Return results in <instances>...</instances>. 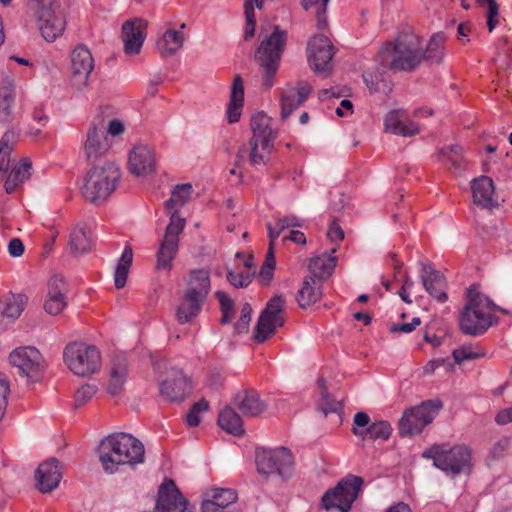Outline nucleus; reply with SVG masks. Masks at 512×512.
I'll use <instances>...</instances> for the list:
<instances>
[{"label": "nucleus", "mask_w": 512, "mask_h": 512, "mask_svg": "<svg viewBox=\"0 0 512 512\" xmlns=\"http://www.w3.org/2000/svg\"><path fill=\"white\" fill-rule=\"evenodd\" d=\"M146 27V22L138 18L126 21L123 24L122 37L126 54L136 55L140 52L146 36Z\"/></svg>", "instance_id": "21"}, {"label": "nucleus", "mask_w": 512, "mask_h": 512, "mask_svg": "<svg viewBox=\"0 0 512 512\" xmlns=\"http://www.w3.org/2000/svg\"><path fill=\"white\" fill-rule=\"evenodd\" d=\"M129 373L128 361L125 356L115 355L111 360L109 375L114 382H125Z\"/></svg>", "instance_id": "48"}, {"label": "nucleus", "mask_w": 512, "mask_h": 512, "mask_svg": "<svg viewBox=\"0 0 512 512\" xmlns=\"http://www.w3.org/2000/svg\"><path fill=\"white\" fill-rule=\"evenodd\" d=\"M108 139L101 128L92 124L87 132L84 142V153L89 161L96 160L103 156L109 149Z\"/></svg>", "instance_id": "24"}, {"label": "nucleus", "mask_w": 512, "mask_h": 512, "mask_svg": "<svg viewBox=\"0 0 512 512\" xmlns=\"http://www.w3.org/2000/svg\"><path fill=\"white\" fill-rule=\"evenodd\" d=\"M236 257L242 262V266L231 270L227 274V280L236 288L247 287L255 274L253 257L237 253Z\"/></svg>", "instance_id": "27"}, {"label": "nucleus", "mask_w": 512, "mask_h": 512, "mask_svg": "<svg viewBox=\"0 0 512 512\" xmlns=\"http://www.w3.org/2000/svg\"><path fill=\"white\" fill-rule=\"evenodd\" d=\"M191 394L187 386H160L159 396L167 402L181 403Z\"/></svg>", "instance_id": "46"}, {"label": "nucleus", "mask_w": 512, "mask_h": 512, "mask_svg": "<svg viewBox=\"0 0 512 512\" xmlns=\"http://www.w3.org/2000/svg\"><path fill=\"white\" fill-rule=\"evenodd\" d=\"M210 289L211 283L208 270L196 269L189 273L187 288L185 291L206 300Z\"/></svg>", "instance_id": "32"}, {"label": "nucleus", "mask_w": 512, "mask_h": 512, "mask_svg": "<svg viewBox=\"0 0 512 512\" xmlns=\"http://www.w3.org/2000/svg\"><path fill=\"white\" fill-rule=\"evenodd\" d=\"M192 192L193 187L189 183L177 185L172 191L171 197L165 203L168 213L179 215L178 209L191 198Z\"/></svg>", "instance_id": "41"}, {"label": "nucleus", "mask_w": 512, "mask_h": 512, "mask_svg": "<svg viewBox=\"0 0 512 512\" xmlns=\"http://www.w3.org/2000/svg\"><path fill=\"white\" fill-rule=\"evenodd\" d=\"M31 165V161L28 158H24L11 169L4 183L7 193L15 192L17 187L30 177Z\"/></svg>", "instance_id": "36"}, {"label": "nucleus", "mask_w": 512, "mask_h": 512, "mask_svg": "<svg viewBox=\"0 0 512 512\" xmlns=\"http://www.w3.org/2000/svg\"><path fill=\"white\" fill-rule=\"evenodd\" d=\"M473 201L475 204L484 208H489L494 205V184L491 178L481 176L474 179L471 184Z\"/></svg>", "instance_id": "29"}, {"label": "nucleus", "mask_w": 512, "mask_h": 512, "mask_svg": "<svg viewBox=\"0 0 512 512\" xmlns=\"http://www.w3.org/2000/svg\"><path fill=\"white\" fill-rule=\"evenodd\" d=\"M61 478L60 462L56 458L44 461L35 471L36 487L42 493H49L56 489Z\"/></svg>", "instance_id": "19"}, {"label": "nucleus", "mask_w": 512, "mask_h": 512, "mask_svg": "<svg viewBox=\"0 0 512 512\" xmlns=\"http://www.w3.org/2000/svg\"><path fill=\"white\" fill-rule=\"evenodd\" d=\"M120 177L119 167L112 162L94 166L84 179L81 193L91 203L100 204L115 191Z\"/></svg>", "instance_id": "5"}, {"label": "nucleus", "mask_w": 512, "mask_h": 512, "mask_svg": "<svg viewBox=\"0 0 512 512\" xmlns=\"http://www.w3.org/2000/svg\"><path fill=\"white\" fill-rule=\"evenodd\" d=\"M207 496L201 504V512H224V508L237 499L236 492L229 488H213L207 492Z\"/></svg>", "instance_id": "23"}, {"label": "nucleus", "mask_w": 512, "mask_h": 512, "mask_svg": "<svg viewBox=\"0 0 512 512\" xmlns=\"http://www.w3.org/2000/svg\"><path fill=\"white\" fill-rule=\"evenodd\" d=\"M16 135L6 132L0 140V173H5L10 167V154L13 151Z\"/></svg>", "instance_id": "45"}, {"label": "nucleus", "mask_w": 512, "mask_h": 512, "mask_svg": "<svg viewBox=\"0 0 512 512\" xmlns=\"http://www.w3.org/2000/svg\"><path fill=\"white\" fill-rule=\"evenodd\" d=\"M308 62L317 72L331 69V61L335 54V47L325 35H316L308 43Z\"/></svg>", "instance_id": "14"}, {"label": "nucleus", "mask_w": 512, "mask_h": 512, "mask_svg": "<svg viewBox=\"0 0 512 512\" xmlns=\"http://www.w3.org/2000/svg\"><path fill=\"white\" fill-rule=\"evenodd\" d=\"M14 96L12 93H5L0 98V123L7 122L12 114Z\"/></svg>", "instance_id": "60"}, {"label": "nucleus", "mask_w": 512, "mask_h": 512, "mask_svg": "<svg viewBox=\"0 0 512 512\" xmlns=\"http://www.w3.org/2000/svg\"><path fill=\"white\" fill-rule=\"evenodd\" d=\"M183 42V33L169 29L157 41V49L161 56L168 57L175 54L183 46Z\"/></svg>", "instance_id": "38"}, {"label": "nucleus", "mask_w": 512, "mask_h": 512, "mask_svg": "<svg viewBox=\"0 0 512 512\" xmlns=\"http://www.w3.org/2000/svg\"><path fill=\"white\" fill-rule=\"evenodd\" d=\"M272 119L265 113H257L251 118L252 138H257L267 143H274L277 133L271 127Z\"/></svg>", "instance_id": "33"}, {"label": "nucleus", "mask_w": 512, "mask_h": 512, "mask_svg": "<svg viewBox=\"0 0 512 512\" xmlns=\"http://www.w3.org/2000/svg\"><path fill=\"white\" fill-rule=\"evenodd\" d=\"M259 39L254 59L259 66L263 86L271 88L286 46L287 32L275 26L271 33L261 31Z\"/></svg>", "instance_id": "4"}, {"label": "nucleus", "mask_w": 512, "mask_h": 512, "mask_svg": "<svg viewBox=\"0 0 512 512\" xmlns=\"http://www.w3.org/2000/svg\"><path fill=\"white\" fill-rule=\"evenodd\" d=\"M377 59L383 68L396 72H412L424 60L423 41L414 32H401L394 41L385 42L381 46Z\"/></svg>", "instance_id": "1"}, {"label": "nucleus", "mask_w": 512, "mask_h": 512, "mask_svg": "<svg viewBox=\"0 0 512 512\" xmlns=\"http://www.w3.org/2000/svg\"><path fill=\"white\" fill-rule=\"evenodd\" d=\"M95 61L85 45L76 46L70 54V84L78 91L85 90L90 83Z\"/></svg>", "instance_id": "11"}, {"label": "nucleus", "mask_w": 512, "mask_h": 512, "mask_svg": "<svg viewBox=\"0 0 512 512\" xmlns=\"http://www.w3.org/2000/svg\"><path fill=\"white\" fill-rule=\"evenodd\" d=\"M328 1L329 0H301V5L305 10H308L312 7L316 8L319 28H322L326 25V22L324 19H322V17L326 12Z\"/></svg>", "instance_id": "56"}, {"label": "nucleus", "mask_w": 512, "mask_h": 512, "mask_svg": "<svg viewBox=\"0 0 512 512\" xmlns=\"http://www.w3.org/2000/svg\"><path fill=\"white\" fill-rule=\"evenodd\" d=\"M218 425L227 433L242 436L245 433L240 415L230 406H226L218 416Z\"/></svg>", "instance_id": "35"}, {"label": "nucleus", "mask_w": 512, "mask_h": 512, "mask_svg": "<svg viewBox=\"0 0 512 512\" xmlns=\"http://www.w3.org/2000/svg\"><path fill=\"white\" fill-rule=\"evenodd\" d=\"M421 278L426 291L433 298L439 302L447 300L446 280L439 271L433 270L429 265H425Z\"/></svg>", "instance_id": "26"}, {"label": "nucleus", "mask_w": 512, "mask_h": 512, "mask_svg": "<svg viewBox=\"0 0 512 512\" xmlns=\"http://www.w3.org/2000/svg\"><path fill=\"white\" fill-rule=\"evenodd\" d=\"M185 219L173 213L157 252L158 270H168L178 251L179 235L185 227Z\"/></svg>", "instance_id": "12"}, {"label": "nucleus", "mask_w": 512, "mask_h": 512, "mask_svg": "<svg viewBox=\"0 0 512 512\" xmlns=\"http://www.w3.org/2000/svg\"><path fill=\"white\" fill-rule=\"evenodd\" d=\"M370 423V417L367 413L365 412H358L354 415V418H353V424H354V427L352 429V432L355 436H358V437H364L365 435V431L363 430H360V428H367Z\"/></svg>", "instance_id": "62"}, {"label": "nucleus", "mask_w": 512, "mask_h": 512, "mask_svg": "<svg viewBox=\"0 0 512 512\" xmlns=\"http://www.w3.org/2000/svg\"><path fill=\"white\" fill-rule=\"evenodd\" d=\"M63 360L74 375L83 378L97 374L102 367L100 350L83 342L68 343L63 350Z\"/></svg>", "instance_id": "7"}, {"label": "nucleus", "mask_w": 512, "mask_h": 512, "mask_svg": "<svg viewBox=\"0 0 512 512\" xmlns=\"http://www.w3.org/2000/svg\"><path fill=\"white\" fill-rule=\"evenodd\" d=\"M28 7L34 16L45 15L47 11L55 9L54 0H28Z\"/></svg>", "instance_id": "61"}, {"label": "nucleus", "mask_w": 512, "mask_h": 512, "mask_svg": "<svg viewBox=\"0 0 512 512\" xmlns=\"http://www.w3.org/2000/svg\"><path fill=\"white\" fill-rule=\"evenodd\" d=\"M421 325V319L419 317L412 318L411 322L408 323H394L390 327L392 333H411L418 326Z\"/></svg>", "instance_id": "63"}, {"label": "nucleus", "mask_w": 512, "mask_h": 512, "mask_svg": "<svg viewBox=\"0 0 512 512\" xmlns=\"http://www.w3.org/2000/svg\"><path fill=\"white\" fill-rule=\"evenodd\" d=\"M24 297L22 295H6L0 298V317L17 319L24 310Z\"/></svg>", "instance_id": "40"}, {"label": "nucleus", "mask_w": 512, "mask_h": 512, "mask_svg": "<svg viewBox=\"0 0 512 512\" xmlns=\"http://www.w3.org/2000/svg\"><path fill=\"white\" fill-rule=\"evenodd\" d=\"M445 37L442 34L433 35L424 50V60L439 63L444 58Z\"/></svg>", "instance_id": "43"}, {"label": "nucleus", "mask_w": 512, "mask_h": 512, "mask_svg": "<svg viewBox=\"0 0 512 512\" xmlns=\"http://www.w3.org/2000/svg\"><path fill=\"white\" fill-rule=\"evenodd\" d=\"M251 312H252L251 306L248 303L244 304L241 309L240 319L238 320V322L236 324V328L238 331H243L248 328L249 322L251 320Z\"/></svg>", "instance_id": "64"}, {"label": "nucleus", "mask_w": 512, "mask_h": 512, "mask_svg": "<svg viewBox=\"0 0 512 512\" xmlns=\"http://www.w3.org/2000/svg\"><path fill=\"white\" fill-rule=\"evenodd\" d=\"M90 231L84 225H76L69 236V248L73 254H83L91 249Z\"/></svg>", "instance_id": "37"}, {"label": "nucleus", "mask_w": 512, "mask_h": 512, "mask_svg": "<svg viewBox=\"0 0 512 512\" xmlns=\"http://www.w3.org/2000/svg\"><path fill=\"white\" fill-rule=\"evenodd\" d=\"M400 113V110H392L386 115L384 119L386 131L404 137L418 134V125L413 121H402Z\"/></svg>", "instance_id": "30"}, {"label": "nucleus", "mask_w": 512, "mask_h": 512, "mask_svg": "<svg viewBox=\"0 0 512 512\" xmlns=\"http://www.w3.org/2000/svg\"><path fill=\"white\" fill-rule=\"evenodd\" d=\"M284 303H285V301L282 296H274L273 298H271L268 301L266 308L264 309V311L262 313H265L269 316H273L275 318H284L283 317Z\"/></svg>", "instance_id": "58"}, {"label": "nucleus", "mask_w": 512, "mask_h": 512, "mask_svg": "<svg viewBox=\"0 0 512 512\" xmlns=\"http://www.w3.org/2000/svg\"><path fill=\"white\" fill-rule=\"evenodd\" d=\"M73 397V405L79 408L87 404L97 393V386H74L70 392Z\"/></svg>", "instance_id": "49"}, {"label": "nucleus", "mask_w": 512, "mask_h": 512, "mask_svg": "<svg viewBox=\"0 0 512 512\" xmlns=\"http://www.w3.org/2000/svg\"><path fill=\"white\" fill-rule=\"evenodd\" d=\"M343 399L337 398L331 394L326 386H323L320 391V398L317 401V407L325 415L328 413H341Z\"/></svg>", "instance_id": "44"}, {"label": "nucleus", "mask_w": 512, "mask_h": 512, "mask_svg": "<svg viewBox=\"0 0 512 512\" xmlns=\"http://www.w3.org/2000/svg\"><path fill=\"white\" fill-rule=\"evenodd\" d=\"M8 361L17 369L18 374L29 382H40L47 370L46 359L35 346H20L13 349Z\"/></svg>", "instance_id": "8"}, {"label": "nucleus", "mask_w": 512, "mask_h": 512, "mask_svg": "<svg viewBox=\"0 0 512 512\" xmlns=\"http://www.w3.org/2000/svg\"><path fill=\"white\" fill-rule=\"evenodd\" d=\"M442 408L443 403L440 399H431L405 410L399 420V434L401 436L420 434L426 426L433 422Z\"/></svg>", "instance_id": "9"}, {"label": "nucleus", "mask_w": 512, "mask_h": 512, "mask_svg": "<svg viewBox=\"0 0 512 512\" xmlns=\"http://www.w3.org/2000/svg\"><path fill=\"white\" fill-rule=\"evenodd\" d=\"M145 449L140 440L124 432L104 438L98 447L99 461L108 474L118 471L119 466H134L144 462Z\"/></svg>", "instance_id": "2"}, {"label": "nucleus", "mask_w": 512, "mask_h": 512, "mask_svg": "<svg viewBox=\"0 0 512 512\" xmlns=\"http://www.w3.org/2000/svg\"><path fill=\"white\" fill-rule=\"evenodd\" d=\"M484 5H487V27L489 32H492L499 23V5L496 0L484 1Z\"/></svg>", "instance_id": "57"}, {"label": "nucleus", "mask_w": 512, "mask_h": 512, "mask_svg": "<svg viewBox=\"0 0 512 512\" xmlns=\"http://www.w3.org/2000/svg\"><path fill=\"white\" fill-rule=\"evenodd\" d=\"M496 305L478 291V286L471 285L467 290V302L459 317L462 333L477 336L483 334L493 325V312Z\"/></svg>", "instance_id": "3"}, {"label": "nucleus", "mask_w": 512, "mask_h": 512, "mask_svg": "<svg viewBox=\"0 0 512 512\" xmlns=\"http://www.w3.org/2000/svg\"><path fill=\"white\" fill-rule=\"evenodd\" d=\"M392 433V427L387 421L372 423L365 430V435L372 440H387Z\"/></svg>", "instance_id": "51"}, {"label": "nucleus", "mask_w": 512, "mask_h": 512, "mask_svg": "<svg viewBox=\"0 0 512 512\" xmlns=\"http://www.w3.org/2000/svg\"><path fill=\"white\" fill-rule=\"evenodd\" d=\"M272 149L273 144L258 140L257 138H251L238 149L236 165L239 166L245 162L254 167L265 165L269 160Z\"/></svg>", "instance_id": "17"}, {"label": "nucleus", "mask_w": 512, "mask_h": 512, "mask_svg": "<svg viewBox=\"0 0 512 512\" xmlns=\"http://www.w3.org/2000/svg\"><path fill=\"white\" fill-rule=\"evenodd\" d=\"M284 324V318H275L265 313H261L257 326L255 328L254 338L258 343L265 342L276 331L277 327Z\"/></svg>", "instance_id": "39"}, {"label": "nucleus", "mask_w": 512, "mask_h": 512, "mask_svg": "<svg viewBox=\"0 0 512 512\" xmlns=\"http://www.w3.org/2000/svg\"><path fill=\"white\" fill-rule=\"evenodd\" d=\"M205 299L184 291L176 309V317L180 324L192 322L201 312Z\"/></svg>", "instance_id": "25"}, {"label": "nucleus", "mask_w": 512, "mask_h": 512, "mask_svg": "<svg viewBox=\"0 0 512 512\" xmlns=\"http://www.w3.org/2000/svg\"><path fill=\"white\" fill-rule=\"evenodd\" d=\"M312 86L304 80L287 84L281 91V119L286 120L310 96Z\"/></svg>", "instance_id": "16"}, {"label": "nucleus", "mask_w": 512, "mask_h": 512, "mask_svg": "<svg viewBox=\"0 0 512 512\" xmlns=\"http://www.w3.org/2000/svg\"><path fill=\"white\" fill-rule=\"evenodd\" d=\"M337 258L331 254L323 253L313 257L309 263V270L314 277L320 281L327 279L336 267Z\"/></svg>", "instance_id": "34"}, {"label": "nucleus", "mask_w": 512, "mask_h": 512, "mask_svg": "<svg viewBox=\"0 0 512 512\" xmlns=\"http://www.w3.org/2000/svg\"><path fill=\"white\" fill-rule=\"evenodd\" d=\"M327 237L331 241V243L335 244L331 248V253L334 254L338 250V243L343 241L344 239V231L336 220H333L332 223L330 224L327 231Z\"/></svg>", "instance_id": "59"}, {"label": "nucleus", "mask_w": 512, "mask_h": 512, "mask_svg": "<svg viewBox=\"0 0 512 512\" xmlns=\"http://www.w3.org/2000/svg\"><path fill=\"white\" fill-rule=\"evenodd\" d=\"M322 297V281L314 277H305L297 292L296 300L302 309L315 304Z\"/></svg>", "instance_id": "28"}, {"label": "nucleus", "mask_w": 512, "mask_h": 512, "mask_svg": "<svg viewBox=\"0 0 512 512\" xmlns=\"http://www.w3.org/2000/svg\"><path fill=\"white\" fill-rule=\"evenodd\" d=\"M128 169L136 176H146L156 170V158L147 145H135L128 155Z\"/></svg>", "instance_id": "18"}, {"label": "nucleus", "mask_w": 512, "mask_h": 512, "mask_svg": "<svg viewBox=\"0 0 512 512\" xmlns=\"http://www.w3.org/2000/svg\"><path fill=\"white\" fill-rule=\"evenodd\" d=\"M255 462L257 471L261 474L284 475V470L293 464V456L289 449L279 447L276 449L257 448Z\"/></svg>", "instance_id": "13"}, {"label": "nucleus", "mask_w": 512, "mask_h": 512, "mask_svg": "<svg viewBox=\"0 0 512 512\" xmlns=\"http://www.w3.org/2000/svg\"><path fill=\"white\" fill-rule=\"evenodd\" d=\"M45 14L35 16L38 28L46 41L53 42L63 34L66 20L63 14L55 9L47 11Z\"/></svg>", "instance_id": "22"}, {"label": "nucleus", "mask_w": 512, "mask_h": 512, "mask_svg": "<svg viewBox=\"0 0 512 512\" xmlns=\"http://www.w3.org/2000/svg\"><path fill=\"white\" fill-rule=\"evenodd\" d=\"M363 485L359 476L348 475L338 484L327 490L322 496L321 505L325 510L338 509L340 512H349L353 502L357 499Z\"/></svg>", "instance_id": "10"}, {"label": "nucleus", "mask_w": 512, "mask_h": 512, "mask_svg": "<svg viewBox=\"0 0 512 512\" xmlns=\"http://www.w3.org/2000/svg\"><path fill=\"white\" fill-rule=\"evenodd\" d=\"M232 404L246 417L259 416L267 408L266 402L261 399L259 393L251 388L237 392L232 398Z\"/></svg>", "instance_id": "20"}, {"label": "nucleus", "mask_w": 512, "mask_h": 512, "mask_svg": "<svg viewBox=\"0 0 512 512\" xmlns=\"http://www.w3.org/2000/svg\"><path fill=\"white\" fill-rule=\"evenodd\" d=\"M69 286L61 275L52 276L47 282L43 308L49 315H59L68 305Z\"/></svg>", "instance_id": "15"}, {"label": "nucleus", "mask_w": 512, "mask_h": 512, "mask_svg": "<svg viewBox=\"0 0 512 512\" xmlns=\"http://www.w3.org/2000/svg\"><path fill=\"white\" fill-rule=\"evenodd\" d=\"M482 356H484V352L473 345H463L453 351V357L457 363L480 358Z\"/></svg>", "instance_id": "53"}, {"label": "nucleus", "mask_w": 512, "mask_h": 512, "mask_svg": "<svg viewBox=\"0 0 512 512\" xmlns=\"http://www.w3.org/2000/svg\"><path fill=\"white\" fill-rule=\"evenodd\" d=\"M132 260H133L132 248L129 246H126L124 248V251H123L119 261H118V264L116 266L115 273H114V283H115V287L117 289H121L125 286L127 277H128L129 268L132 264Z\"/></svg>", "instance_id": "42"}, {"label": "nucleus", "mask_w": 512, "mask_h": 512, "mask_svg": "<svg viewBox=\"0 0 512 512\" xmlns=\"http://www.w3.org/2000/svg\"><path fill=\"white\" fill-rule=\"evenodd\" d=\"M462 147L455 145L443 151V155L447 157V165L449 169H454L455 172L460 173L465 169V161L462 157Z\"/></svg>", "instance_id": "50"}, {"label": "nucleus", "mask_w": 512, "mask_h": 512, "mask_svg": "<svg viewBox=\"0 0 512 512\" xmlns=\"http://www.w3.org/2000/svg\"><path fill=\"white\" fill-rule=\"evenodd\" d=\"M208 408H209V403L204 398H202L198 402L194 403L187 413V416H186L187 424L191 427L198 426L201 422V417H200L201 413L206 412L208 410Z\"/></svg>", "instance_id": "52"}, {"label": "nucleus", "mask_w": 512, "mask_h": 512, "mask_svg": "<svg viewBox=\"0 0 512 512\" xmlns=\"http://www.w3.org/2000/svg\"><path fill=\"white\" fill-rule=\"evenodd\" d=\"M244 102V83L240 75L233 80L230 101L227 109V117L230 123L238 122Z\"/></svg>", "instance_id": "31"}, {"label": "nucleus", "mask_w": 512, "mask_h": 512, "mask_svg": "<svg viewBox=\"0 0 512 512\" xmlns=\"http://www.w3.org/2000/svg\"><path fill=\"white\" fill-rule=\"evenodd\" d=\"M215 295L221 307V323L226 324L230 321V319L233 316V301L226 293L222 291H217Z\"/></svg>", "instance_id": "55"}, {"label": "nucleus", "mask_w": 512, "mask_h": 512, "mask_svg": "<svg viewBox=\"0 0 512 512\" xmlns=\"http://www.w3.org/2000/svg\"><path fill=\"white\" fill-rule=\"evenodd\" d=\"M422 457L431 459L435 467L451 475L468 474L472 467L471 450L465 445L436 444L425 449Z\"/></svg>", "instance_id": "6"}, {"label": "nucleus", "mask_w": 512, "mask_h": 512, "mask_svg": "<svg viewBox=\"0 0 512 512\" xmlns=\"http://www.w3.org/2000/svg\"><path fill=\"white\" fill-rule=\"evenodd\" d=\"M264 0H245L244 9L246 17V25L244 30V39L249 40L254 36L256 19L254 5L261 9Z\"/></svg>", "instance_id": "47"}, {"label": "nucleus", "mask_w": 512, "mask_h": 512, "mask_svg": "<svg viewBox=\"0 0 512 512\" xmlns=\"http://www.w3.org/2000/svg\"><path fill=\"white\" fill-rule=\"evenodd\" d=\"M275 265L276 262L274 257V250L271 248L268 249L265 261L262 264L259 272V278L263 284H268L271 281Z\"/></svg>", "instance_id": "54"}]
</instances>
